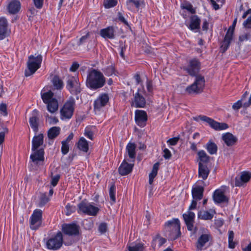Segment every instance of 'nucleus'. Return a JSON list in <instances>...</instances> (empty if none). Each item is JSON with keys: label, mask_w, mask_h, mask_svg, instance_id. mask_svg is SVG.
<instances>
[{"label": "nucleus", "mask_w": 251, "mask_h": 251, "mask_svg": "<svg viewBox=\"0 0 251 251\" xmlns=\"http://www.w3.org/2000/svg\"><path fill=\"white\" fill-rule=\"evenodd\" d=\"M106 78L100 71L91 68L87 72L86 86L91 90L95 91L104 86Z\"/></svg>", "instance_id": "1"}, {"label": "nucleus", "mask_w": 251, "mask_h": 251, "mask_svg": "<svg viewBox=\"0 0 251 251\" xmlns=\"http://www.w3.org/2000/svg\"><path fill=\"white\" fill-rule=\"evenodd\" d=\"M165 226L166 231L168 232L169 237L171 240H176L180 236V224L178 219L168 221L165 223Z\"/></svg>", "instance_id": "2"}, {"label": "nucleus", "mask_w": 251, "mask_h": 251, "mask_svg": "<svg viewBox=\"0 0 251 251\" xmlns=\"http://www.w3.org/2000/svg\"><path fill=\"white\" fill-rule=\"evenodd\" d=\"M42 61V56L39 54L37 56L31 55L28 57L27 62L28 70L25 71V75L29 76L34 74L40 68Z\"/></svg>", "instance_id": "3"}, {"label": "nucleus", "mask_w": 251, "mask_h": 251, "mask_svg": "<svg viewBox=\"0 0 251 251\" xmlns=\"http://www.w3.org/2000/svg\"><path fill=\"white\" fill-rule=\"evenodd\" d=\"M30 155V163L34 170H37L41 166H43L44 161V150L41 148L35 151Z\"/></svg>", "instance_id": "4"}, {"label": "nucleus", "mask_w": 251, "mask_h": 251, "mask_svg": "<svg viewBox=\"0 0 251 251\" xmlns=\"http://www.w3.org/2000/svg\"><path fill=\"white\" fill-rule=\"evenodd\" d=\"M237 18L236 17L234 20L232 25L230 26L227 30L224 37V40L221 44L220 49L221 51L223 53L225 52L228 49L233 39L234 31L237 23Z\"/></svg>", "instance_id": "5"}, {"label": "nucleus", "mask_w": 251, "mask_h": 251, "mask_svg": "<svg viewBox=\"0 0 251 251\" xmlns=\"http://www.w3.org/2000/svg\"><path fill=\"white\" fill-rule=\"evenodd\" d=\"M99 211V208L90 203L82 201L78 204L77 212L79 214H85L90 216H96Z\"/></svg>", "instance_id": "6"}, {"label": "nucleus", "mask_w": 251, "mask_h": 251, "mask_svg": "<svg viewBox=\"0 0 251 251\" xmlns=\"http://www.w3.org/2000/svg\"><path fill=\"white\" fill-rule=\"evenodd\" d=\"M63 241L62 233L58 231L55 235L48 240L46 242L47 248L53 251L58 250L62 246Z\"/></svg>", "instance_id": "7"}, {"label": "nucleus", "mask_w": 251, "mask_h": 251, "mask_svg": "<svg viewBox=\"0 0 251 251\" xmlns=\"http://www.w3.org/2000/svg\"><path fill=\"white\" fill-rule=\"evenodd\" d=\"M204 85L205 79L204 77L198 75L196 76L194 82L186 88V91L190 94L200 93L202 92Z\"/></svg>", "instance_id": "8"}, {"label": "nucleus", "mask_w": 251, "mask_h": 251, "mask_svg": "<svg viewBox=\"0 0 251 251\" xmlns=\"http://www.w3.org/2000/svg\"><path fill=\"white\" fill-rule=\"evenodd\" d=\"M75 105V100L73 98H71L65 102L63 107L60 110V114L62 119H70L74 113Z\"/></svg>", "instance_id": "9"}, {"label": "nucleus", "mask_w": 251, "mask_h": 251, "mask_svg": "<svg viewBox=\"0 0 251 251\" xmlns=\"http://www.w3.org/2000/svg\"><path fill=\"white\" fill-rule=\"evenodd\" d=\"M66 88L72 94L77 95L79 93L81 92V88L78 77L76 76L68 75Z\"/></svg>", "instance_id": "10"}, {"label": "nucleus", "mask_w": 251, "mask_h": 251, "mask_svg": "<svg viewBox=\"0 0 251 251\" xmlns=\"http://www.w3.org/2000/svg\"><path fill=\"white\" fill-rule=\"evenodd\" d=\"M42 219V211L36 209L33 211L30 218V227L33 230H36L41 226Z\"/></svg>", "instance_id": "11"}, {"label": "nucleus", "mask_w": 251, "mask_h": 251, "mask_svg": "<svg viewBox=\"0 0 251 251\" xmlns=\"http://www.w3.org/2000/svg\"><path fill=\"white\" fill-rule=\"evenodd\" d=\"M201 68L200 62L196 58H194L189 61L188 66L183 67V69L191 76H196Z\"/></svg>", "instance_id": "12"}, {"label": "nucleus", "mask_w": 251, "mask_h": 251, "mask_svg": "<svg viewBox=\"0 0 251 251\" xmlns=\"http://www.w3.org/2000/svg\"><path fill=\"white\" fill-rule=\"evenodd\" d=\"M80 227L75 223L63 224L62 225V231L64 234L70 236H77L79 234Z\"/></svg>", "instance_id": "13"}, {"label": "nucleus", "mask_w": 251, "mask_h": 251, "mask_svg": "<svg viewBox=\"0 0 251 251\" xmlns=\"http://www.w3.org/2000/svg\"><path fill=\"white\" fill-rule=\"evenodd\" d=\"M199 118L201 120L207 123L212 128L216 130H224L228 127V126L227 124L219 123L206 116H199Z\"/></svg>", "instance_id": "14"}, {"label": "nucleus", "mask_w": 251, "mask_h": 251, "mask_svg": "<svg viewBox=\"0 0 251 251\" xmlns=\"http://www.w3.org/2000/svg\"><path fill=\"white\" fill-rule=\"evenodd\" d=\"M183 218L187 226V229L189 231L196 232L197 230L196 227H194V220L195 214L194 212L188 211L183 214Z\"/></svg>", "instance_id": "15"}, {"label": "nucleus", "mask_w": 251, "mask_h": 251, "mask_svg": "<svg viewBox=\"0 0 251 251\" xmlns=\"http://www.w3.org/2000/svg\"><path fill=\"white\" fill-rule=\"evenodd\" d=\"M29 123L30 127L36 134L39 130V112L37 109L32 111L31 116L29 119Z\"/></svg>", "instance_id": "16"}, {"label": "nucleus", "mask_w": 251, "mask_h": 251, "mask_svg": "<svg viewBox=\"0 0 251 251\" xmlns=\"http://www.w3.org/2000/svg\"><path fill=\"white\" fill-rule=\"evenodd\" d=\"M148 116L147 113L143 110H136L135 112V121L140 127H144L147 124Z\"/></svg>", "instance_id": "17"}, {"label": "nucleus", "mask_w": 251, "mask_h": 251, "mask_svg": "<svg viewBox=\"0 0 251 251\" xmlns=\"http://www.w3.org/2000/svg\"><path fill=\"white\" fill-rule=\"evenodd\" d=\"M251 178V173L249 172H243L240 176H237L235 178V185L240 187L244 183L248 182Z\"/></svg>", "instance_id": "18"}, {"label": "nucleus", "mask_w": 251, "mask_h": 251, "mask_svg": "<svg viewBox=\"0 0 251 251\" xmlns=\"http://www.w3.org/2000/svg\"><path fill=\"white\" fill-rule=\"evenodd\" d=\"M134 164L128 163L125 159L118 168V172L121 176H126L130 174L133 169Z\"/></svg>", "instance_id": "19"}, {"label": "nucleus", "mask_w": 251, "mask_h": 251, "mask_svg": "<svg viewBox=\"0 0 251 251\" xmlns=\"http://www.w3.org/2000/svg\"><path fill=\"white\" fill-rule=\"evenodd\" d=\"M109 98L106 93L100 94L95 100L94 106L95 109H100L104 106L108 102Z\"/></svg>", "instance_id": "20"}, {"label": "nucleus", "mask_w": 251, "mask_h": 251, "mask_svg": "<svg viewBox=\"0 0 251 251\" xmlns=\"http://www.w3.org/2000/svg\"><path fill=\"white\" fill-rule=\"evenodd\" d=\"M212 237L209 233H204L201 235L196 243V247L198 250H201L205 244L211 240Z\"/></svg>", "instance_id": "21"}, {"label": "nucleus", "mask_w": 251, "mask_h": 251, "mask_svg": "<svg viewBox=\"0 0 251 251\" xmlns=\"http://www.w3.org/2000/svg\"><path fill=\"white\" fill-rule=\"evenodd\" d=\"M210 167L208 165L199 164L198 176L203 180H206L210 172Z\"/></svg>", "instance_id": "22"}, {"label": "nucleus", "mask_w": 251, "mask_h": 251, "mask_svg": "<svg viewBox=\"0 0 251 251\" xmlns=\"http://www.w3.org/2000/svg\"><path fill=\"white\" fill-rule=\"evenodd\" d=\"M139 90L134 95V99L132 101V105L135 107H144L146 105V100L145 98L139 93Z\"/></svg>", "instance_id": "23"}, {"label": "nucleus", "mask_w": 251, "mask_h": 251, "mask_svg": "<svg viewBox=\"0 0 251 251\" xmlns=\"http://www.w3.org/2000/svg\"><path fill=\"white\" fill-rule=\"evenodd\" d=\"M100 34L104 39H112L115 37V30L113 26H108L101 29Z\"/></svg>", "instance_id": "24"}, {"label": "nucleus", "mask_w": 251, "mask_h": 251, "mask_svg": "<svg viewBox=\"0 0 251 251\" xmlns=\"http://www.w3.org/2000/svg\"><path fill=\"white\" fill-rule=\"evenodd\" d=\"M8 24L4 18H0V40H3L9 35Z\"/></svg>", "instance_id": "25"}, {"label": "nucleus", "mask_w": 251, "mask_h": 251, "mask_svg": "<svg viewBox=\"0 0 251 251\" xmlns=\"http://www.w3.org/2000/svg\"><path fill=\"white\" fill-rule=\"evenodd\" d=\"M214 201L218 203L228 202V198L224 195V193L221 190L217 189L215 191L213 195Z\"/></svg>", "instance_id": "26"}, {"label": "nucleus", "mask_w": 251, "mask_h": 251, "mask_svg": "<svg viewBox=\"0 0 251 251\" xmlns=\"http://www.w3.org/2000/svg\"><path fill=\"white\" fill-rule=\"evenodd\" d=\"M204 187L203 186L196 185L192 189V195L193 199L198 201L201 200L203 198Z\"/></svg>", "instance_id": "27"}, {"label": "nucleus", "mask_w": 251, "mask_h": 251, "mask_svg": "<svg viewBox=\"0 0 251 251\" xmlns=\"http://www.w3.org/2000/svg\"><path fill=\"white\" fill-rule=\"evenodd\" d=\"M44 143V135L40 133L35 135L32 140V151H35L43 145Z\"/></svg>", "instance_id": "28"}, {"label": "nucleus", "mask_w": 251, "mask_h": 251, "mask_svg": "<svg viewBox=\"0 0 251 251\" xmlns=\"http://www.w3.org/2000/svg\"><path fill=\"white\" fill-rule=\"evenodd\" d=\"M21 4L20 1L18 0H12L7 6V10L11 14H17L20 10Z\"/></svg>", "instance_id": "29"}, {"label": "nucleus", "mask_w": 251, "mask_h": 251, "mask_svg": "<svg viewBox=\"0 0 251 251\" xmlns=\"http://www.w3.org/2000/svg\"><path fill=\"white\" fill-rule=\"evenodd\" d=\"M222 138L227 146H233L237 141V138L229 132L223 134Z\"/></svg>", "instance_id": "30"}, {"label": "nucleus", "mask_w": 251, "mask_h": 251, "mask_svg": "<svg viewBox=\"0 0 251 251\" xmlns=\"http://www.w3.org/2000/svg\"><path fill=\"white\" fill-rule=\"evenodd\" d=\"M190 23L188 28L191 30L199 29L201 20L197 15H193L190 17Z\"/></svg>", "instance_id": "31"}, {"label": "nucleus", "mask_w": 251, "mask_h": 251, "mask_svg": "<svg viewBox=\"0 0 251 251\" xmlns=\"http://www.w3.org/2000/svg\"><path fill=\"white\" fill-rule=\"evenodd\" d=\"M199 163H201L202 165H208L210 161V156H209L205 151L203 150H201L198 152Z\"/></svg>", "instance_id": "32"}, {"label": "nucleus", "mask_w": 251, "mask_h": 251, "mask_svg": "<svg viewBox=\"0 0 251 251\" xmlns=\"http://www.w3.org/2000/svg\"><path fill=\"white\" fill-rule=\"evenodd\" d=\"M136 145L134 143H129L126 147V151L129 157L134 161L136 157Z\"/></svg>", "instance_id": "33"}, {"label": "nucleus", "mask_w": 251, "mask_h": 251, "mask_svg": "<svg viewBox=\"0 0 251 251\" xmlns=\"http://www.w3.org/2000/svg\"><path fill=\"white\" fill-rule=\"evenodd\" d=\"M126 2V6L129 10H132V4H133L136 8H139L140 7L145 6V2L144 0H127Z\"/></svg>", "instance_id": "34"}, {"label": "nucleus", "mask_w": 251, "mask_h": 251, "mask_svg": "<svg viewBox=\"0 0 251 251\" xmlns=\"http://www.w3.org/2000/svg\"><path fill=\"white\" fill-rule=\"evenodd\" d=\"M214 212L211 211V212L209 211L201 210L199 211L198 213V217L199 219L208 220H211L214 216Z\"/></svg>", "instance_id": "35"}, {"label": "nucleus", "mask_w": 251, "mask_h": 251, "mask_svg": "<svg viewBox=\"0 0 251 251\" xmlns=\"http://www.w3.org/2000/svg\"><path fill=\"white\" fill-rule=\"evenodd\" d=\"M77 147L79 150L87 152L89 150L88 143L84 137H81L77 143Z\"/></svg>", "instance_id": "36"}, {"label": "nucleus", "mask_w": 251, "mask_h": 251, "mask_svg": "<svg viewBox=\"0 0 251 251\" xmlns=\"http://www.w3.org/2000/svg\"><path fill=\"white\" fill-rule=\"evenodd\" d=\"M205 148L209 153L211 155L216 154L218 150L217 145L211 140H209L208 142L206 145Z\"/></svg>", "instance_id": "37"}, {"label": "nucleus", "mask_w": 251, "mask_h": 251, "mask_svg": "<svg viewBox=\"0 0 251 251\" xmlns=\"http://www.w3.org/2000/svg\"><path fill=\"white\" fill-rule=\"evenodd\" d=\"M159 166V163L158 162H156L153 165L151 172L149 174V182L150 184H152L154 177L157 176Z\"/></svg>", "instance_id": "38"}, {"label": "nucleus", "mask_w": 251, "mask_h": 251, "mask_svg": "<svg viewBox=\"0 0 251 251\" xmlns=\"http://www.w3.org/2000/svg\"><path fill=\"white\" fill-rule=\"evenodd\" d=\"M60 128L54 126L50 128L48 131V137L50 139H54L57 137L60 133Z\"/></svg>", "instance_id": "39"}, {"label": "nucleus", "mask_w": 251, "mask_h": 251, "mask_svg": "<svg viewBox=\"0 0 251 251\" xmlns=\"http://www.w3.org/2000/svg\"><path fill=\"white\" fill-rule=\"evenodd\" d=\"M47 104L48 110L50 113H54L58 110V103L56 99L52 100L50 102Z\"/></svg>", "instance_id": "40"}, {"label": "nucleus", "mask_w": 251, "mask_h": 251, "mask_svg": "<svg viewBox=\"0 0 251 251\" xmlns=\"http://www.w3.org/2000/svg\"><path fill=\"white\" fill-rule=\"evenodd\" d=\"M53 93L51 91L43 93H42L41 97L44 102L48 104L52 100H55V99L53 98Z\"/></svg>", "instance_id": "41"}, {"label": "nucleus", "mask_w": 251, "mask_h": 251, "mask_svg": "<svg viewBox=\"0 0 251 251\" xmlns=\"http://www.w3.org/2000/svg\"><path fill=\"white\" fill-rule=\"evenodd\" d=\"M52 82L54 87L57 89H60L63 86L62 80L57 75H55L53 77Z\"/></svg>", "instance_id": "42"}, {"label": "nucleus", "mask_w": 251, "mask_h": 251, "mask_svg": "<svg viewBox=\"0 0 251 251\" xmlns=\"http://www.w3.org/2000/svg\"><path fill=\"white\" fill-rule=\"evenodd\" d=\"M109 193L111 204H113L116 202V186L114 183L111 184Z\"/></svg>", "instance_id": "43"}, {"label": "nucleus", "mask_w": 251, "mask_h": 251, "mask_svg": "<svg viewBox=\"0 0 251 251\" xmlns=\"http://www.w3.org/2000/svg\"><path fill=\"white\" fill-rule=\"evenodd\" d=\"M49 200V198L45 193L42 194L39 198V202L38 203V206L40 207L44 206L48 202Z\"/></svg>", "instance_id": "44"}, {"label": "nucleus", "mask_w": 251, "mask_h": 251, "mask_svg": "<svg viewBox=\"0 0 251 251\" xmlns=\"http://www.w3.org/2000/svg\"><path fill=\"white\" fill-rule=\"evenodd\" d=\"M103 73L107 76H111L113 75H116V70L112 65L108 66L102 70Z\"/></svg>", "instance_id": "45"}, {"label": "nucleus", "mask_w": 251, "mask_h": 251, "mask_svg": "<svg viewBox=\"0 0 251 251\" xmlns=\"http://www.w3.org/2000/svg\"><path fill=\"white\" fill-rule=\"evenodd\" d=\"M144 245L142 243H137L132 247H129V251H143Z\"/></svg>", "instance_id": "46"}, {"label": "nucleus", "mask_w": 251, "mask_h": 251, "mask_svg": "<svg viewBox=\"0 0 251 251\" xmlns=\"http://www.w3.org/2000/svg\"><path fill=\"white\" fill-rule=\"evenodd\" d=\"M117 4V0H105L104 6L106 8H110L116 6Z\"/></svg>", "instance_id": "47"}, {"label": "nucleus", "mask_w": 251, "mask_h": 251, "mask_svg": "<svg viewBox=\"0 0 251 251\" xmlns=\"http://www.w3.org/2000/svg\"><path fill=\"white\" fill-rule=\"evenodd\" d=\"M61 152L63 155H65L68 153L69 151V145L68 143H66L65 141L61 142Z\"/></svg>", "instance_id": "48"}, {"label": "nucleus", "mask_w": 251, "mask_h": 251, "mask_svg": "<svg viewBox=\"0 0 251 251\" xmlns=\"http://www.w3.org/2000/svg\"><path fill=\"white\" fill-rule=\"evenodd\" d=\"M90 33L87 32V34L84 36H82L79 40L77 43L78 46H80L87 42L88 39L90 38Z\"/></svg>", "instance_id": "49"}, {"label": "nucleus", "mask_w": 251, "mask_h": 251, "mask_svg": "<svg viewBox=\"0 0 251 251\" xmlns=\"http://www.w3.org/2000/svg\"><path fill=\"white\" fill-rule=\"evenodd\" d=\"M0 114L3 116H7L8 115L7 105L4 103L0 104Z\"/></svg>", "instance_id": "50"}, {"label": "nucleus", "mask_w": 251, "mask_h": 251, "mask_svg": "<svg viewBox=\"0 0 251 251\" xmlns=\"http://www.w3.org/2000/svg\"><path fill=\"white\" fill-rule=\"evenodd\" d=\"M66 214L67 215H70L72 213H74L75 211V206L71 205L70 203H68L66 206Z\"/></svg>", "instance_id": "51"}, {"label": "nucleus", "mask_w": 251, "mask_h": 251, "mask_svg": "<svg viewBox=\"0 0 251 251\" xmlns=\"http://www.w3.org/2000/svg\"><path fill=\"white\" fill-rule=\"evenodd\" d=\"M155 239H156V241L158 244V246L159 247H160L161 246H162L164 244H165L166 242V240L161 237L159 234H157L155 237Z\"/></svg>", "instance_id": "52"}, {"label": "nucleus", "mask_w": 251, "mask_h": 251, "mask_svg": "<svg viewBox=\"0 0 251 251\" xmlns=\"http://www.w3.org/2000/svg\"><path fill=\"white\" fill-rule=\"evenodd\" d=\"M35 7L39 9H41L44 4V0H32Z\"/></svg>", "instance_id": "53"}, {"label": "nucleus", "mask_w": 251, "mask_h": 251, "mask_svg": "<svg viewBox=\"0 0 251 251\" xmlns=\"http://www.w3.org/2000/svg\"><path fill=\"white\" fill-rule=\"evenodd\" d=\"M182 8L183 9H186L192 14H195L196 13V10L193 8L192 5L190 3L187 4L185 5H183Z\"/></svg>", "instance_id": "54"}, {"label": "nucleus", "mask_w": 251, "mask_h": 251, "mask_svg": "<svg viewBox=\"0 0 251 251\" xmlns=\"http://www.w3.org/2000/svg\"><path fill=\"white\" fill-rule=\"evenodd\" d=\"M99 230L101 233H103L107 230V225L105 223H101L99 226Z\"/></svg>", "instance_id": "55"}, {"label": "nucleus", "mask_w": 251, "mask_h": 251, "mask_svg": "<svg viewBox=\"0 0 251 251\" xmlns=\"http://www.w3.org/2000/svg\"><path fill=\"white\" fill-rule=\"evenodd\" d=\"M243 103L241 102V100H238L237 102L234 103L232 105V108L235 110H238L242 106H243Z\"/></svg>", "instance_id": "56"}, {"label": "nucleus", "mask_w": 251, "mask_h": 251, "mask_svg": "<svg viewBox=\"0 0 251 251\" xmlns=\"http://www.w3.org/2000/svg\"><path fill=\"white\" fill-rule=\"evenodd\" d=\"M163 157L165 159H169L172 156V154L171 151L168 149H165L163 150Z\"/></svg>", "instance_id": "57"}, {"label": "nucleus", "mask_w": 251, "mask_h": 251, "mask_svg": "<svg viewBox=\"0 0 251 251\" xmlns=\"http://www.w3.org/2000/svg\"><path fill=\"white\" fill-rule=\"evenodd\" d=\"M59 179H60V176L58 175H56V176H54L53 177H52L51 178V185L53 186H55L57 185Z\"/></svg>", "instance_id": "58"}, {"label": "nucleus", "mask_w": 251, "mask_h": 251, "mask_svg": "<svg viewBox=\"0 0 251 251\" xmlns=\"http://www.w3.org/2000/svg\"><path fill=\"white\" fill-rule=\"evenodd\" d=\"M84 135L90 139V140H92L93 139V132L89 130L88 129H86L84 132Z\"/></svg>", "instance_id": "59"}, {"label": "nucleus", "mask_w": 251, "mask_h": 251, "mask_svg": "<svg viewBox=\"0 0 251 251\" xmlns=\"http://www.w3.org/2000/svg\"><path fill=\"white\" fill-rule=\"evenodd\" d=\"M179 137H174L169 139L167 142L171 146H175L177 143Z\"/></svg>", "instance_id": "60"}, {"label": "nucleus", "mask_w": 251, "mask_h": 251, "mask_svg": "<svg viewBox=\"0 0 251 251\" xmlns=\"http://www.w3.org/2000/svg\"><path fill=\"white\" fill-rule=\"evenodd\" d=\"M147 89L149 93H151L153 90V86L152 81L149 80L147 81Z\"/></svg>", "instance_id": "61"}, {"label": "nucleus", "mask_w": 251, "mask_h": 251, "mask_svg": "<svg viewBox=\"0 0 251 251\" xmlns=\"http://www.w3.org/2000/svg\"><path fill=\"white\" fill-rule=\"evenodd\" d=\"M79 64L77 62H74L70 68V71L71 72H75L79 68Z\"/></svg>", "instance_id": "62"}, {"label": "nucleus", "mask_w": 251, "mask_h": 251, "mask_svg": "<svg viewBox=\"0 0 251 251\" xmlns=\"http://www.w3.org/2000/svg\"><path fill=\"white\" fill-rule=\"evenodd\" d=\"M224 222V220L222 219H217L215 220V224L217 227H221L223 225Z\"/></svg>", "instance_id": "63"}, {"label": "nucleus", "mask_w": 251, "mask_h": 251, "mask_svg": "<svg viewBox=\"0 0 251 251\" xmlns=\"http://www.w3.org/2000/svg\"><path fill=\"white\" fill-rule=\"evenodd\" d=\"M251 105V95H250L249 100L247 101L244 102L243 103V107L245 108H247Z\"/></svg>", "instance_id": "64"}]
</instances>
